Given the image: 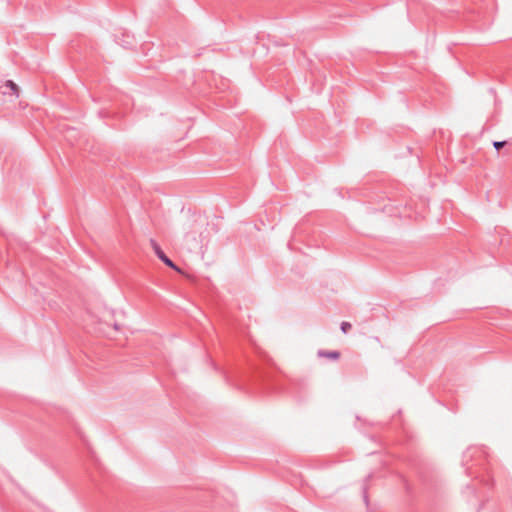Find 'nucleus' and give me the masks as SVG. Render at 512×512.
<instances>
[{
    "mask_svg": "<svg viewBox=\"0 0 512 512\" xmlns=\"http://www.w3.org/2000/svg\"><path fill=\"white\" fill-rule=\"evenodd\" d=\"M351 328V324L348 323V322H342L341 324V330L343 331V333H347Z\"/></svg>",
    "mask_w": 512,
    "mask_h": 512,
    "instance_id": "5",
    "label": "nucleus"
},
{
    "mask_svg": "<svg viewBox=\"0 0 512 512\" xmlns=\"http://www.w3.org/2000/svg\"><path fill=\"white\" fill-rule=\"evenodd\" d=\"M162 261L169 266L170 268L176 270L179 273H182L181 269L178 268L167 256H165Z\"/></svg>",
    "mask_w": 512,
    "mask_h": 512,
    "instance_id": "4",
    "label": "nucleus"
},
{
    "mask_svg": "<svg viewBox=\"0 0 512 512\" xmlns=\"http://www.w3.org/2000/svg\"><path fill=\"white\" fill-rule=\"evenodd\" d=\"M150 245L160 260H162L166 256L155 240H150Z\"/></svg>",
    "mask_w": 512,
    "mask_h": 512,
    "instance_id": "2",
    "label": "nucleus"
},
{
    "mask_svg": "<svg viewBox=\"0 0 512 512\" xmlns=\"http://www.w3.org/2000/svg\"><path fill=\"white\" fill-rule=\"evenodd\" d=\"M317 356L336 361L341 357V353L336 350H318Z\"/></svg>",
    "mask_w": 512,
    "mask_h": 512,
    "instance_id": "1",
    "label": "nucleus"
},
{
    "mask_svg": "<svg viewBox=\"0 0 512 512\" xmlns=\"http://www.w3.org/2000/svg\"><path fill=\"white\" fill-rule=\"evenodd\" d=\"M6 86L9 87L11 89V91L13 92V94L18 97L19 95V87L16 83H14L13 81L11 80H8L6 82Z\"/></svg>",
    "mask_w": 512,
    "mask_h": 512,
    "instance_id": "3",
    "label": "nucleus"
},
{
    "mask_svg": "<svg viewBox=\"0 0 512 512\" xmlns=\"http://www.w3.org/2000/svg\"><path fill=\"white\" fill-rule=\"evenodd\" d=\"M505 144H506V142H505V141H496V142H494V147H495L497 150H499V149H501Z\"/></svg>",
    "mask_w": 512,
    "mask_h": 512,
    "instance_id": "6",
    "label": "nucleus"
}]
</instances>
